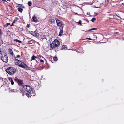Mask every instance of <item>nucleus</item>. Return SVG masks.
I'll return each mask as SVG.
<instances>
[{
    "instance_id": "nucleus-1",
    "label": "nucleus",
    "mask_w": 124,
    "mask_h": 124,
    "mask_svg": "<svg viewBox=\"0 0 124 124\" xmlns=\"http://www.w3.org/2000/svg\"><path fill=\"white\" fill-rule=\"evenodd\" d=\"M60 44L59 41L57 39H55L50 44V50H52L58 46Z\"/></svg>"
},
{
    "instance_id": "nucleus-2",
    "label": "nucleus",
    "mask_w": 124,
    "mask_h": 124,
    "mask_svg": "<svg viewBox=\"0 0 124 124\" xmlns=\"http://www.w3.org/2000/svg\"><path fill=\"white\" fill-rule=\"evenodd\" d=\"M6 72L8 74L13 75L16 72V69L13 67H9L6 70Z\"/></svg>"
},
{
    "instance_id": "nucleus-3",
    "label": "nucleus",
    "mask_w": 124,
    "mask_h": 124,
    "mask_svg": "<svg viewBox=\"0 0 124 124\" xmlns=\"http://www.w3.org/2000/svg\"><path fill=\"white\" fill-rule=\"evenodd\" d=\"M23 88L25 90L27 91L30 94H32L33 93V90L32 88L29 86L24 85L23 86Z\"/></svg>"
},
{
    "instance_id": "nucleus-4",
    "label": "nucleus",
    "mask_w": 124,
    "mask_h": 124,
    "mask_svg": "<svg viewBox=\"0 0 124 124\" xmlns=\"http://www.w3.org/2000/svg\"><path fill=\"white\" fill-rule=\"evenodd\" d=\"M1 59L4 62H7L8 59L7 54L6 53H4L2 55Z\"/></svg>"
},
{
    "instance_id": "nucleus-5",
    "label": "nucleus",
    "mask_w": 124,
    "mask_h": 124,
    "mask_svg": "<svg viewBox=\"0 0 124 124\" xmlns=\"http://www.w3.org/2000/svg\"><path fill=\"white\" fill-rule=\"evenodd\" d=\"M19 67L24 69L27 68L29 69L31 68L30 67H29L26 64L22 61V62L20 64V65Z\"/></svg>"
},
{
    "instance_id": "nucleus-6",
    "label": "nucleus",
    "mask_w": 124,
    "mask_h": 124,
    "mask_svg": "<svg viewBox=\"0 0 124 124\" xmlns=\"http://www.w3.org/2000/svg\"><path fill=\"white\" fill-rule=\"evenodd\" d=\"M15 64L17 65L19 67V66L21 63L22 62V61L16 59L15 60Z\"/></svg>"
},
{
    "instance_id": "nucleus-7",
    "label": "nucleus",
    "mask_w": 124,
    "mask_h": 124,
    "mask_svg": "<svg viewBox=\"0 0 124 124\" xmlns=\"http://www.w3.org/2000/svg\"><path fill=\"white\" fill-rule=\"evenodd\" d=\"M56 22L57 25L59 27H61L62 25V21L58 19L56 20Z\"/></svg>"
},
{
    "instance_id": "nucleus-8",
    "label": "nucleus",
    "mask_w": 124,
    "mask_h": 124,
    "mask_svg": "<svg viewBox=\"0 0 124 124\" xmlns=\"http://www.w3.org/2000/svg\"><path fill=\"white\" fill-rule=\"evenodd\" d=\"M8 51L9 52V53L10 54V55L13 56L14 55V53L13 52V51L11 49L9 48L8 49Z\"/></svg>"
},
{
    "instance_id": "nucleus-9",
    "label": "nucleus",
    "mask_w": 124,
    "mask_h": 124,
    "mask_svg": "<svg viewBox=\"0 0 124 124\" xmlns=\"http://www.w3.org/2000/svg\"><path fill=\"white\" fill-rule=\"evenodd\" d=\"M32 19H33V21L34 22H36L37 21V18L35 15H34L32 17Z\"/></svg>"
},
{
    "instance_id": "nucleus-10",
    "label": "nucleus",
    "mask_w": 124,
    "mask_h": 124,
    "mask_svg": "<svg viewBox=\"0 0 124 124\" xmlns=\"http://www.w3.org/2000/svg\"><path fill=\"white\" fill-rule=\"evenodd\" d=\"M18 83L19 85H23V81L20 79L19 81H18Z\"/></svg>"
},
{
    "instance_id": "nucleus-11",
    "label": "nucleus",
    "mask_w": 124,
    "mask_h": 124,
    "mask_svg": "<svg viewBox=\"0 0 124 124\" xmlns=\"http://www.w3.org/2000/svg\"><path fill=\"white\" fill-rule=\"evenodd\" d=\"M49 21L51 23H55V20L54 19H51L50 18L49 20Z\"/></svg>"
},
{
    "instance_id": "nucleus-12",
    "label": "nucleus",
    "mask_w": 124,
    "mask_h": 124,
    "mask_svg": "<svg viewBox=\"0 0 124 124\" xmlns=\"http://www.w3.org/2000/svg\"><path fill=\"white\" fill-rule=\"evenodd\" d=\"M18 91L16 89H11V90L10 91V92H12V93H15V92H18Z\"/></svg>"
},
{
    "instance_id": "nucleus-13",
    "label": "nucleus",
    "mask_w": 124,
    "mask_h": 124,
    "mask_svg": "<svg viewBox=\"0 0 124 124\" xmlns=\"http://www.w3.org/2000/svg\"><path fill=\"white\" fill-rule=\"evenodd\" d=\"M8 79L10 81L11 84L12 85H13L14 83L12 78H8Z\"/></svg>"
},
{
    "instance_id": "nucleus-14",
    "label": "nucleus",
    "mask_w": 124,
    "mask_h": 124,
    "mask_svg": "<svg viewBox=\"0 0 124 124\" xmlns=\"http://www.w3.org/2000/svg\"><path fill=\"white\" fill-rule=\"evenodd\" d=\"M63 30H61L60 31L59 34V36H62L63 34Z\"/></svg>"
},
{
    "instance_id": "nucleus-15",
    "label": "nucleus",
    "mask_w": 124,
    "mask_h": 124,
    "mask_svg": "<svg viewBox=\"0 0 124 124\" xmlns=\"http://www.w3.org/2000/svg\"><path fill=\"white\" fill-rule=\"evenodd\" d=\"M67 49V46L65 45H63L61 48L62 50L64 49Z\"/></svg>"
},
{
    "instance_id": "nucleus-16",
    "label": "nucleus",
    "mask_w": 124,
    "mask_h": 124,
    "mask_svg": "<svg viewBox=\"0 0 124 124\" xmlns=\"http://www.w3.org/2000/svg\"><path fill=\"white\" fill-rule=\"evenodd\" d=\"M39 34L38 33L35 32L34 34V36L36 37H39Z\"/></svg>"
},
{
    "instance_id": "nucleus-17",
    "label": "nucleus",
    "mask_w": 124,
    "mask_h": 124,
    "mask_svg": "<svg viewBox=\"0 0 124 124\" xmlns=\"http://www.w3.org/2000/svg\"><path fill=\"white\" fill-rule=\"evenodd\" d=\"M10 25V23H6L5 25H4V27H7L9 25Z\"/></svg>"
},
{
    "instance_id": "nucleus-18",
    "label": "nucleus",
    "mask_w": 124,
    "mask_h": 124,
    "mask_svg": "<svg viewBox=\"0 0 124 124\" xmlns=\"http://www.w3.org/2000/svg\"><path fill=\"white\" fill-rule=\"evenodd\" d=\"M37 58L36 56H35L33 55L31 57V60H34L35 58Z\"/></svg>"
},
{
    "instance_id": "nucleus-19",
    "label": "nucleus",
    "mask_w": 124,
    "mask_h": 124,
    "mask_svg": "<svg viewBox=\"0 0 124 124\" xmlns=\"http://www.w3.org/2000/svg\"><path fill=\"white\" fill-rule=\"evenodd\" d=\"M18 10L20 12H22L23 11V9L21 7L18 8Z\"/></svg>"
},
{
    "instance_id": "nucleus-20",
    "label": "nucleus",
    "mask_w": 124,
    "mask_h": 124,
    "mask_svg": "<svg viewBox=\"0 0 124 124\" xmlns=\"http://www.w3.org/2000/svg\"><path fill=\"white\" fill-rule=\"evenodd\" d=\"M14 40V41L18 42L20 43H22L21 41L17 39H15Z\"/></svg>"
},
{
    "instance_id": "nucleus-21",
    "label": "nucleus",
    "mask_w": 124,
    "mask_h": 124,
    "mask_svg": "<svg viewBox=\"0 0 124 124\" xmlns=\"http://www.w3.org/2000/svg\"><path fill=\"white\" fill-rule=\"evenodd\" d=\"M28 4L29 6H31L32 5V3L31 1H29L28 3Z\"/></svg>"
},
{
    "instance_id": "nucleus-22",
    "label": "nucleus",
    "mask_w": 124,
    "mask_h": 124,
    "mask_svg": "<svg viewBox=\"0 0 124 124\" xmlns=\"http://www.w3.org/2000/svg\"><path fill=\"white\" fill-rule=\"evenodd\" d=\"M53 59L54 61H57L58 60L57 57H53Z\"/></svg>"
},
{
    "instance_id": "nucleus-23",
    "label": "nucleus",
    "mask_w": 124,
    "mask_h": 124,
    "mask_svg": "<svg viewBox=\"0 0 124 124\" xmlns=\"http://www.w3.org/2000/svg\"><path fill=\"white\" fill-rule=\"evenodd\" d=\"M2 34V31L1 29L0 28V39H1V37Z\"/></svg>"
},
{
    "instance_id": "nucleus-24",
    "label": "nucleus",
    "mask_w": 124,
    "mask_h": 124,
    "mask_svg": "<svg viewBox=\"0 0 124 124\" xmlns=\"http://www.w3.org/2000/svg\"><path fill=\"white\" fill-rule=\"evenodd\" d=\"M97 28H93L90 29V30H89V31H91L92 30H97Z\"/></svg>"
},
{
    "instance_id": "nucleus-25",
    "label": "nucleus",
    "mask_w": 124,
    "mask_h": 124,
    "mask_svg": "<svg viewBox=\"0 0 124 124\" xmlns=\"http://www.w3.org/2000/svg\"><path fill=\"white\" fill-rule=\"evenodd\" d=\"M96 20V18H92L91 19V21L92 22H94V21Z\"/></svg>"
},
{
    "instance_id": "nucleus-26",
    "label": "nucleus",
    "mask_w": 124,
    "mask_h": 124,
    "mask_svg": "<svg viewBox=\"0 0 124 124\" xmlns=\"http://www.w3.org/2000/svg\"><path fill=\"white\" fill-rule=\"evenodd\" d=\"M35 32L34 31H31V32H30L31 34H32L33 35H34V34L35 33Z\"/></svg>"
},
{
    "instance_id": "nucleus-27",
    "label": "nucleus",
    "mask_w": 124,
    "mask_h": 124,
    "mask_svg": "<svg viewBox=\"0 0 124 124\" xmlns=\"http://www.w3.org/2000/svg\"><path fill=\"white\" fill-rule=\"evenodd\" d=\"M20 79H18V78H16L15 79V81H16V82H17L18 83V81H19V80Z\"/></svg>"
},
{
    "instance_id": "nucleus-28",
    "label": "nucleus",
    "mask_w": 124,
    "mask_h": 124,
    "mask_svg": "<svg viewBox=\"0 0 124 124\" xmlns=\"http://www.w3.org/2000/svg\"><path fill=\"white\" fill-rule=\"evenodd\" d=\"M26 95L28 97H29L30 96V95L28 93H26Z\"/></svg>"
},
{
    "instance_id": "nucleus-29",
    "label": "nucleus",
    "mask_w": 124,
    "mask_h": 124,
    "mask_svg": "<svg viewBox=\"0 0 124 124\" xmlns=\"http://www.w3.org/2000/svg\"><path fill=\"white\" fill-rule=\"evenodd\" d=\"M20 56L19 55H17L16 56V57H15L16 58H20Z\"/></svg>"
},
{
    "instance_id": "nucleus-30",
    "label": "nucleus",
    "mask_w": 124,
    "mask_h": 124,
    "mask_svg": "<svg viewBox=\"0 0 124 124\" xmlns=\"http://www.w3.org/2000/svg\"><path fill=\"white\" fill-rule=\"evenodd\" d=\"M30 24H27V27L28 28H29L30 27Z\"/></svg>"
},
{
    "instance_id": "nucleus-31",
    "label": "nucleus",
    "mask_w": 124,
    "mask_h": 124,
    "mask_svg": "<svg viewBox=\"0 0 124 124\" xmlns=\"http://www.w3.org/2000/svg\"><path fill=\"white\" fill-rule=\"evenodd\" d=\"M78 23L80 24H81L82 23L81 21V20L79 21L78 22Z\"/></svg>"
},
{
    "instance_id": "nucleus-32",
    "label": "nucleus",
    "mask_w": 124,
    "mask_h": 124,
    "mask_svg": "<svg viewBox=\"0 0 124 124\" xmlns=\"http://www.w3.org/2000/svg\"><path fill=\"white\" fill-rule=\"evenodd\" d=\"M18 18H17V17H16L15 18V20H15V21H17V20H18Z\"/></svg>"
},
{
    "instance_id": "nucleus-33",
    "label": "nucleus",
    "mask_w": 124,
    "mask_h": 124,
    "mask_svg": "<svg viewBox=\"0 0 124 124\" xmlns=\"http://www.w3.org/2000/svg\"><path fill=\"white\" fill-rule=\"evenodd\" d=\"M86 39H88V40H92V39L91 38H86Z\"/></svg>"
},
{
    "instance_id": "nucleus-34",
    "label": "nucleus",
    "mask_w": 124,
    "mask_h": 124,
    "mask_svg": "<svg viewBox=\"0 0 124 124\" xmlns=\"http://www.w3.org/2000/svg\"><path fill=\"white\" fill-rule=\"evenodd\" d=\"M40 62H44V61L43 60L41 59L40 60Z\"/></svg>"
},
{
    "instance_id": "nucleus-35",
    "label": "nucleus",
    "mask_w": 124,
    "mask_h": 124,
    "mask_svg": "<svg viewBox=\"0 0 124 124\" xmlns=\"http://www.w3.org/2000/svg\"><path fill=\"white\" fill-rule=\"evenodd\" d=\"M118 33L119 32H116L114 33V34H118Z\"/></svg>"
},
{
    "instance_id": "nucleus-36",
    "label": "nucleus",
    "mask_w": 124,
    "mask_h": 124,
    "mask_svg": "<svg viewBox=\"0 0 124 124\" xmlns=\"http://www.w3.org/2000/svg\"><path fill=\"white\" fill-rule=\"evenodd\" d=\"M1 54V55H2L3 54H2V53H1V51L0 49V54Z\"/></svg>"
},
{
    "instance_id": "nucleus-37",
    "label": "nucleus",
    "mask_w": 124,
    "mask_h": 124,
    "mask_svg": "<svg viewBox=\"0 0 124 124\" xmlns=\"http://www.w3.org/2000/svg\"><path fill=\"white\" fill-rule=\"evenodd\" d=\"M16 22V21H15L14 20L13 23H15Z\"/></svg>"
},
{
    "instance_id": "nucleus-38",
    "label": "nucleus",
    "mask_w": 124,
    "mask_h": 124,
    "mask_svg": "<svg viewBox=\"0 0 124 124\" xmlns=\"http://www.w3.org/2000/svg\"><path fill=\"white\" fill-rule=\"evenodd\" d=\"M107 1L108 3L109 2V0H106V1Z\"/></svg>"
},
{
    "instance_id": "nucleus-39",
    "label": "nucleus",
    "mask_w": 124,
    "mask_h": 124,
    "mask_svg": "<svg viewBox=\"0 0 124 124\" xmlns=\"http://www.w3.org/2000/svg\"><path fill=\"white\" fill-rule=\"evenodd\" d=\"M13 25H14L13 23H12V24L10 26H13Z\"/></svg>"
},
{
    "instance_id": "nucleus-40",
    "label": "nucleus",
    "mask_w": 124,
    "mask_h": 124,
    "mask_svg": "<svg viewBox=\"0 0 124 124\" xmlns=\"http://www.w3.org/2000/svg\"><path fill=\"white\" fill-rule=\"evenodd\" d=\"M39 57H42V56L41 55H39Z\"/></svg>"
},
{
    "instance_id": "nucleus-41",
    "label": "nucleus",
    "mask_w": 124,
    "mask_h": 124,
    "mask_svg": "<svg viewBox=\"0 0 124 124\" xmlns=\"http://www.w3.org/2000/svg\"><path fill=\"white\" fill-rule=\"evenodd\" d=\"M7 1H10V0H7Z\"/></svg>"
},
{
    "instance_id": "nucleus-42",
    "label": "nucleus",
    "mask_w": 124,
    "mask_h": 124,
    "mask_svg": "<svg viewBox=\"0 0 124 124\" xmlns=\"http://www.w3.org/2000/svg\"><path fill=\"white\" fill-rule=\"evenodd\" d=\"M3 0V1H6V0Z\"/></svg>"
},
{
    "instance_id": "nucleus-43",
    "label": "nucleus",
    "mask_w": 124,
    "mask_h": 124,
    "mask_svg": "<svg viewBox=\"0 0 124 124\" xmlns=\"http://www.w3.org/2000/svg\"><path fill=\"white\" fill-rule=\"evenodd\" d=\"M123 40H124V39H123Z\"/></svg>"
}]
</instances>
